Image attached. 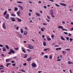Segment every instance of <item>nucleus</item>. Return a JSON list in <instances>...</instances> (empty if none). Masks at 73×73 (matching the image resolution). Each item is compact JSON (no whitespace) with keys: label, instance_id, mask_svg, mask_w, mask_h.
<instances>
[{"label":"nucleus","instance_id":"obj_59","mask_svg":"<svg viewBox=\"0 0 73 73\" xmlns=\"http://www.w3.org/2000/svg\"><path fill=\"white\" fill-rule=\"evenodd\" d=\"M0 47H3V46L1 44L0 45Z\"/></svg>","mask_w":73,"mask_h":73},{"label":"nucleus","instance_id":"obj_46","mask_svg":"<svg viewBox=\"0 0 73 73\" xmlns=\"http://www.w3.org/2000/svg\"><path fill=\"white\" fill-rule=\"evenodd\" d=\"M46 20L47 21H48V22H49V21H50V20L48 19H46Z\"/></svg>","mask_w":73,"mask_h":73},{"label":"nucleus","instance_id":"obj_13","mask_svg":"<svg viewBox=\"0 0 73 73\" xmlns=\"http://www.w3.org/2000/svg\"><path fill=\"white\" fill-rule=\"evenodd\" d=\"M58 28H60V29H62L64 28V27H63L62 26H58Z\"/></svg>","mask_w":73,"mask_h":73},{"label":"nucleus","instance_id":"obj_44","mask_svg":"<svg viewBox=\"0 0 73 73\" xmlns=\"http://www.w3.org/2000/svg\"><path fill=\"white\" fill-rule=\"evenodd\" d=\"M3 52H5L6 51V49H3Z\"/></svg>","mask_w":73,"mask_h":73},{"label":"nucleus","instance_id":"obj_47","mask_svg":"<svg viewBox=\"0 0 73 73\" xmlns=\"http://www.w3.org/2000/svg\"><path fill=\"white\" fill-rule=\"evenodd\" d=\"M54 37V36L53 35H52L51 36L52 38H53V37Z\"/></svg>","mask_w":73,"mask_h":73},{"label":"nucleus","instance_id":"obj_52","mask_svg":"<svg viewBox=\"0 0 73 73\" xmlns=\"http://www.w3.org/2000/svg\"><path fill=\"white\" fill-rule=\"evenodd\" d=\"M64 34H65L66 35H68V33H66V32H64Z\"/></svg>","mask_w":73,"mask_h":73},{"label":"nucleus","instance_id":"obj_50","mask_svg":"<svg viewBox=\"0 0 73 73\" xmlns=\"http://www.w3.org/2000/svg\"><path fill=\"white\" fill-rule=\"evenodd\" d=\"M71 35H72V34H70V33H68V36H71Z\"/></svg>","mask_w":73,"mask_h":73},{"label":"nucleus","instance_id":"obj_28","mask_svg":"<svg viewBox=\"0 0 73 73\" xmlns=\"http://www.w3.org/2000/svg\"><path fill=\"white\" fill-rule=\"evenodd\" d=\"M44 57H45L46 58H48V56L47 55H45L44 56Z\"/></svg>","mask_w":73,"mask_h":73},{"label":"nucleus","instance_id":"obj_21","mask_svg":"<svg viewBox=\"0 0 73 73\" xmlns=\"http://www.w3.org/2000/svg\"><path fill=\"white\" fill-rule=\"evenodd\" d=\"M11 16H13L14 17H15V16H16V15L14 14H11Z\"/></svg>","mask_w":73,"mask_h":73},{"label":"nucleus","instance_id":"obj_8","mask_svg":"<svg viewBox=\"0 0 73 73\" xmlns=\"http://www.w3.org/2000/svg\"><path fill=\"white\" fill-rule=\"evenodd\" d=\"M20 11H18L17 12V14L18 16H20Z\"/></svg>","mask_w":73,"mask_h":73},{"label":"nucleus","instance_id":"obj_61","mask_svg":"<svg viewBox=\"0 0 73 73\" xmlns=\"http://www.w3.org/2000/svg\"><path fill=\"white\" fill-rule=\"evenodd\" d=\"M19 49V48H15V50H18Z\"/></svg>","mask_w":73,"mask_h":73},{"label":"nucleus","instance_id":"obj_9","mask_svg":"<svg viewBox=\"0 0 73 73\" xmlns=\"http://www.w3.org/2000/svg\"><path fill=\"white\" fill-rule=\"evenodd\" d=\"M60 4L61 5H62L63 6H66V4H65L64 3H60Z\"/></svg>","mask_w":73,"mask_h":73},{"label":"nucleus","instance_id":"obj_5","mask_svg":"<svg viewBox=\"0 0 73 73\" xmlns=\"http://www.w3.org/2000/svg\"><path fill=\"white\" fill-rule=\"evenodd\" d=\"M3 27L4 29L6 28V26H5V23H3Z\"/></svg>","mask_w":73,"mask_h":73},{"label":"nucleus","instance_id":"obj_29","mask_svg":"<svg viewBox=\"0 0 73 73\" xmlns=\"http://www.w3.org/2000/svg\"><path fill=\"white\" fill-rule=\"evenodd\" d=\"M22 52H24V53H26V51H25V50L24 49H23L22 50Z\"/></svg>","mask_w":73,"mask_h":73},{"label":"nucleus","instance_id":"obj_12","mask_svg":"<svg viewBox=\"0 0 73 73\" xmlns=\"http://www.w3.org/2000/svg\"><path fill=\"white\" fill-rule=\"evenodd\" d=\"M62 53L64 54H65L66 53V52L65 51H62Z\"/></svg>","mask_w":73,"mask_h":73},{"label":"nucleus","instance_id":"obj_38","mask_svg":"<svg viewBox=\"0 0 73 73\" xmlns=\"http://www.w3.org/2000/svg\"><path fill=\"white\" fill-rule=\"evenodd\" d=\"M50 14L51 15H52L53 14V12H50Z\"/></svg>","mask_w":73,"mask_h":73},{"label":"nucleus","instance_id":"obj_62","mask_svg":"<svg viewBox=\"0 0 73 73\" xmlns=\"http://www.w3.org/2000/svg\"><path fill=\"white\" fill-rule=\"evenodd\" d=\"M58 49H59V50H61V48H58Z\"/></svg>","mask_w":73,"mask_h":73},{"label":"nucleus","instance_id":"obj_3","mask_svg":"<svg viewBox=\"0 0 73 73\" xmlns=\"http://www.w3.org/2000/svg\"><path fill=\"white\" fill-rule=\"evenodd\" d=\"M31 65L32 67H33V68H34V67H35V68H36V66H37L36 64L34 63H32V64H31Z\"/></svg>","mask_w":73,"mask_h":73},{"label":"nucleus","instance_id":"obj_14","mask_svg":"<svg viewBox=\"0 0 73 73\" xmlns=\"http://www.w3.org/2000/svg\"><path fill=\"white\" fill-rule=\"evenodd\" d=\"M43 44L44 46H46V42L45 41H43Z\"/></svg>","mask_w":73,"mask_h":73},{"label":"nucleus","instance_id":"obj_40","mask_svg":"<svg viewBox=\"0 0 73 73\" xmlns=\"http://www.w3.org/2000/svg\"><path fill=\"white\" fill-rule=\"evenodd\" d=\"M48 50V49L47 48H45L44 50V51H46V50Z\"/></svg>","mask_w":73,"mask_h":73},{"label":"nucleus","instance_id":"obj_56","mask_svg":"<svg viewBox=\"0 0 73 73\" xmlns=\"http://www.w3.org/2000/svg\"><path fill=\"white\" fill-rule=\"evenodd\" d=\"M27 34V33H26L25 32H24V33H23V35H26Z\"/></svg>","mask_w":73,"mask_h":73},{"label":"nucleus","instance_id":"obj_18","mask_svg":"<svg viewBox=\"0 0 73 73\" xmlns=\"http://www.w3.org/2000/svg\"><path fill=\"white\" fill-rule=\"evenodd\" d=\"M15 9H14V11H17L18 10V8H16V7H15Z\"/></svg>","mask_w":73,"mask_h":73},{"label":"nucleus","instance_id":"obj_17","mask_svg":"<svg viewBox=\"0 0 73 73\" xmlns=\"http://www.w3.org/2000/svg\"><path fill=\"white\" fill-rule=\"evenodd\" d=\"M73 62H71L70 61H69L68 62V64H73Z\"/></svg>","mask_w":73,"mask_h":73},{"label":"nucleus","instance_id":"obj_11","mask_svg":"<svg viewBox=\"0 0 73 73\" xmlns=\"http://www.w3.org/2000/svg\"><path fill=\"white\" fill-rule=\"evenodd\" d=\"M61 37V39L62 40H63V41H65V40L62 36H60Z\"/></svg>","mask_w":73,"mask_h":73},{"label":"nucleus","instance_id":"obj_10","mask_svg":"<svg viewBox=\"0 0 73 73\" xmlns=\"http://www.w3.org/2000/svg\"><path fill=\"white\" fill-rule=\"evenodd\" d=\"M18 7H19V8H20L21 10H23V7L20 5H18Z\"/></svg>","mask_w":73,"mask_h":73},{"label":"nucleus","instance_id":"obj_20","mask_svg":"<svg viewBox=\"0 0 73 73\" xmlns=\"http://www.w3.org/2000/svg\"><path fill=\"white\" fill-rule=\"evenodd\" d=\"M7 13V11H5V12L3 13V15L4 16H5V15H6V14Z\"/></svg>","mask_w":73,"mask_h":73},{"label":"nucleus","instance_id":"obj_58","mask_svg":"<svg viewBox=\"0 0 73 73\" xmlns=\"http://www.w3.org/2000/svg\"><path fill=\"white\" fill-rule=\"evenodd\" d=\"M44 8H45V9H46L47 7L46 6H44Z\"/></svg>","mask_w":73,"mask_h":73},{"label":"nucleus","instance_id":"obj_57","mask_svg":"<svg viewBox=\"0 0 73 73\" xmlns=\"http://www.w3.org/2000/svg\"><path fill=\"white\" fill-rule=\"evenodd\" d=\"M47 17L49 19H50V17H49V16H47Z\"/></svg>","mask_w":73,"mask_h":73},{"label":"nucleus","instance_id":"obj_60","mask_svg":"<svg viewBox=\"0 0 73 73\" xmlns=\"http://www.w3.org/2000/svg\"><path fill=\"white\" fill-rule=\"evenodd\" d=\"M43 25H47V24H46L45 23H43Z\"/></svg>","mask_w":73,"mask_h":73},{"label":"nucleus","instance_id":"obj_2","mask_svg":"<svg viewBox=\"0 0 73 73\" xmlns=\"http://www.w3.org/2000/svg\"><path fill=\"white\" fill-rule=\"evenodd\" d=\"M28 47L29 49H33V47L32 46V45L29 44L28 45Z\"/></svg>","mask_w":73,"mask_h":73},{"label":"nucleus","instance_id":"obj_54","mask_svg":"<svg viewBox=\"0 0 73 73\" xmlns=\"http://www.w3.org/2000/svg\"><path fill=\"white\" fill-rule=\"evenodd\" d=\"M61 59H58V60H57V61H61Z\"/></svg>","mask_w":73,"mask_h":73},{"label":"nucleus","instance_id":"obj_24","mask_svg":"<svg viewBox=\"0 0 73 73\" xmlns=\"http://www.w3.org/2000/svg\"><path fill=\"white\" fill-rule=\"evenodd\" d=\"M36 15L37 16H40V14L38 13H36Z\"/></svg>","mask_w":73,"mask_h":73},{"label":"nucleus","instance_id":"obj_30","mask_svg":"<svg viewBox=\"0 0 73 73\" xmlns=\"http://www.w3.org/2000/svg\"><path fill=\"white\" fill-rule=\"evenodd\" d=\"M25 55H26L24 57V58H27V57L28 56V55L27 54H26Z\"/></svg>","mask_w":73,"mask_h":73},{"label":"nucleus","instance_id":"obj_48","mask_svg":"<svg viewBox=\"0 0 73 73\" xmlns=\"http://www.w3.org/2000/svg\"><path fill=\"white\" fill-rule=\"evenodd\" d=\"M0 68H4V66L2 65L0 66Z\"/></svg>","mask_w":73,"mask_h":73},{"label":"nucleus","instance_id":"obj_53","mask_svg":"<svg viewBox=\"0 0 73 73\" xmlns=\"http://www.w3.org/2000/svg\"><path fill=\"white\" fill-rule=\"evenodd\" d=\"M19 27H16V29H17V30H19Z\"/></svg>","mask_w":73,"mask_h":73},{"label":"nucleus","instance_id":"obj_7","mask_svg":"<svg viewBox=\"0 0 73 73\" xmlns=\"http://www.w3.org/2000/svg\"><path fill=\"white\" fill-rule=\"evenodd\" d=\"M17 19L19 22H21V21H22V20L21 19H19V18H17Z\"/></svg>","mask_w":73,"mask_h":73},{"label":"nucleus","instance_id":"obj_43","mask_svg":"<svg viewBox=\"0 0 73 73\" xmlns=\"http://www.w3.org/2000/svg\"><path fill=\"white\" fill-rule=\"evenodd\" d=\"M62 23L63 24H65V23L64 21H62Z\"/></svg>","mask_w":73,"mask_h":73},{"label":"nucleus","instance_id":"obj_33","mask_svg":"<svg viewBox=\"0 0 73 73\" xmlns=\"http://www.w3.org/2000/svg\"><path fill=\"white\" fill-rule=\"evenodd\" d=\"M51 15V17H53V18H54V17H55V16L53 14H52Z\"/></svg>","mask_w":73,"mask_h":73},{"label":"nucleus","instance_id":"obj_55","mask_svg":"<svg viewBox=\"0 0 73 73\" xmlns=\"http://www.w3.org/2000/svg\"><path fill=\"white\" fill-rule=\"evenodd\" d=\"M38 3H39V4H41V1H39L38 2Z\"/></svg>","mask_w":73,"mask_h":73},{"label":"nucleus","instance_id":"obj_6","mask_svg":"<svg viewBox=\"0 0 73 73\" xmlns=\"http://www.w3.org/2000/svg\"><path fill=\"white\" fill-rule=\"evenodd\" d=\"M31 58H32V57H30L29 58L27 59V60L28 61H31Z\"/></svg>","mask_w":73,"mask_h":73},{"label":"nucleus","instance_id":"obj_51","mask_svg":"<svg viewBox=\"0 0 73 73\" xmlns=\"http://www.w3.org/2000/svg\"><path fill=\"white\" fill-rule=\"evenodd\" d=\"M13 66H15L16 65V64L15 63L13 64H12Z\"/></svg>","mask_w":73,"mask_h":73},{"label":"nucleus","instance_id":"obj_26","mask_svg":"<svg viewBox=\"0 0 73 73\" xmlns=\"http://www.w3.org/2000/svg\"><path fill=\"white\" fill-rule=\"evenodd\" d=\"M20 71H21V72H25V71L24 70H23V69H21L20 70Z\"/></svg>","mask_w":73,"mask_h":73},{"label":"nucleus","instance_id":"obj_45","mask_svg":"<svg viewBox=\"0 0 73 73\" xmlns=\"http://www.w3.org/2000/svg\"><path fill=\"white\" fill-rule=\"evenodd\" d=\"M70 50V48H68L66 49V50Z\"/></svg>","mask_w":73,"mask_h":73},{"label":"nucleus","instance_id":"obj_37","mask_svg":"<svg viewBox=\"0 0 73 73\" xmlns=\"http://www.w3.org/2000/svg\"><path fill=\"white\" fill-rule=\"evenodd\" d=\"M69 40H70V42H71L72 41H73V39L72 38H70L69 39Z\"/></svg>","mask_w":73,"mask_h":73},{"label":"nucleus","instance_id":"obj_16","mask_svg":"<svg viewBox=\"0 0 73 73\" xmlns=\"http://www.w3.org/2000/svg\"><path fill=\"white\" fill-rule=\"evenodd\" d=\"M47 40L48 41H50V40H51V38H49V37L48 36L47 37Z\"/></svg>","mask_w":73,"mask_h":73},{"label":"nucleus","instance_id":"obj_1","mask_svg":"<svg viewBox=\"0 0 73 73\" xmlns=\"http://www.w3.org/2000/svg\"><path fill=\"white\" fill-rule=\"evenodd\" d=\"M12 53H15V52L12 49H11L10 50V52L8 53V54H11Z\"/></svg>","mask_w":73,"mask_h":73},{"label":"nucleus","instance_id":"obj_23","mask_svg":"<svg viewBox=\"0 0 73 73\" xmlns=\"http://www.w3.org/2000/svg\"><path fill=\"white\" fill-rule=\"evenodd\" d=\"M5 47L7 49H9V47L8 46V45H6Z\"/></svg>","mask_w":73,"mask_h":73},{"label":"nucleus","instance_id":"obj_36","mask_svg":"<svg viewBox=\"0 0 73 73\" xmlns=\"http://www.w3.org/2000/svg\"><path fill=\"white\" fill-rule=\"evenodd\" d=\"M1 55L3 57H5V55L4 54H2Z\"/></svg>","mask_w":73,"mask_h":73},{"label":"nucleus","instance_id":"obj_35","mask_svg":"<svg viewBox=\"0 0 73 73\" xmlns=\"http://www.w3.org/2000/svg\"><path fill=\"white\" fill-rule=\"evenodd\" d=\"M11 21H16V20L15 19H11Z\"/></svg>","mask_w":73,"mask_h":73},{"label":"nucleus","instance_id":"obj_49","mask_svg":"<svg viewBox=\"0 0 73 73\" xmlns=\"http://www.w3.org/2000/svg\"><path fill=\"white\" fill-rule=\"evenodd\" d=\"M15 19V18H13L12 17H11L10 18V19Z\"/></svg>","mask_w":73,"mask_h":73},{"label":"nucleus","instance_id":"obj_4","mask_svg":"<svg viewBox=\"0 0 73 73\" xmlns=\"http://www.w3.org/2000/svg\"><path fill=\"white\" fill-rule=\"evenodd\" d=\"M9 14H7L6 15V16L5 17V19H9Z\"/></svg>","mask_w":73,"mask_h":73},{"label":"nucleus","instance_id":"obj_64","mask_svg":"<svg viewBox=\"0 0 73 73\" xmlns=\"http://www.w3.org/2000/svg\"><path fill=\"white\" fill-rule=\"evenodd\" d=\"M70 24H71V25H73V22H71Z\"/></svg>","mask_w":73,"mask_h":73},{"label":"nucleus","instance_id":"obj_42","mask_svg":"<svg viewBox=\"0 0 73 73\" xmlns=\"http://www.w3.org/2000/svg\"><path fill=\"white\" fill-rule=\"evenodd\" d=\"M62 30H63V31H68V30H66V29H62Z\"/></svg>","mask_w":73,"mask_h":73},{"label":"nucleus","instance_id":"obj_22","mask_svg":"<svg viewBox=\"0 0 73 73\" xmlns=\"http://www.w3.org/2000/svg\"><path fill=\"white\" fill-rule=\"evenodd\" d=\"M21 33H24V31H23V29H21Z\"/></svg>","mask_w":73,"mask_h":73},{"label":"nucleus","instance_id":"obj_25","mask_svg":"<svg viewBox=\"0 0 73 73\" xmlns=\"http://www.w3.org/2000/svg\"><path fill=\"white\" fill-rule=\"evenodd\" d=\"M11 63H7L6 65V66L7 67H8V66H9V65H11Z\"/></svg>","mask_w":73,"mask_h":73},{"label":"nucleus","instance_id":"obj_19","mask_svg":"<svg viewBox=\"0 0 73 73\" xmlns=\"http://www.w3.org/2000/svg\"><path fill=\"white\" fill-rule=\"evenodd\" d=\"M18 34L19 36L20 37H23V36L21 35L20 34L18 33Z\"/></svg>","mask_w":73,"mask_h":73},{"label":"nucleus","instance_id":"obj_63","mask_svg":"<svg viewBox=\"0 0 73 73\" xmlns=\"http://www.w3.org/2000/svg\"><path fill=\"white\" fill-rule=\"evenodd\" d=\"M50 12H53V10L52 9H51L50 11Z\"/></svg>","mask_w":73,"mask_h":73},{"label":"nucleus","instance_id":"obj_41","mask_svg":"<svg viewBox=\"0 0 73 73\" xmlns=\"http://www.w3.org/2000/svg\"><path fill=\"white\" fill-rule=\"evenodd\" d=\"M41 31L42 32H44V29H43L42 28H41Z\"/></svg>","mask_w":73,"mask_h":73},{"label":"nucleus","instance_id":"obj_39","mask_svg":"<svg viewBox=\"0 0 73 73\" xmlns=\"http://www.w3.org/2000/svg\"><path fill=\"white\" fill-rule=\"evenodd\" d=\"M23 65H24L25 66H26V65H27V63H23Z\"/></svg>","mask_w":73,"mask_h":73},{"label":"nucleus","instance_id":"obj_27","mask_svg":"<svg viewBox=\"0 0 73 73\" xmlns=\"http://www.w3.org/2000/svg\"><path fill=\"white\" fill-rule=\"evenodd\" d=\"M55 5H56V7H60V5H58L56 3L55 4Z\"/></svg>","mask_w":73,"mask_h":73},{"label":"nucleus","instance_id":"obj_34","mask_svg":"<svg viewBox=\"0 0 73 73\" xmlns=\"http://www.w3.org/2000/svg\"><path fill=\"white\" fill-rule=\"evenodd\" d=\"M69 37H66V40H68V41L69 40Z\"/></svg>","mask_w":73,"mask_h":73},{"label":"nucleus","instance_id":"obj_32","mask_svg":"<svg viewBox=\"0 0 73 73\" xmlns=\"http://www.w3.org/2000/svg\"><path fill=\"white\" fill-rule=\"evenodd\" d=\"M49 58H50V59L52 58V56L51 55H50L49 56Z\"/></svg>","mask_w":73,"mask_h":73},{"label":"nucleus","instance_id":"obj_15","mask_svg":"<svg viewBox=\"0 0 73 73\" xmlns=\"http://www.w3.org/2000/svg\"><path fill=\"white\" fill-rule=\"evenodd\" d=\"M11 60V59H7L6 60V62H9Z\"/></svg>","mask_w":73,"mask_h":73},{"label":"nucleus","instance_id":"obj_31","mask_svg":"<svg viewBox=\"0 0 73 73\" xmlns=\"http://www.w3.org/2000/svg\"><path fill=\"white\" fill-rule=\"evenodd\" d=\"M17 3H23V2H21V1H19V2L17 1Z\"/></svg>","mask_w":73,"mask_h":73}]
</instances>
